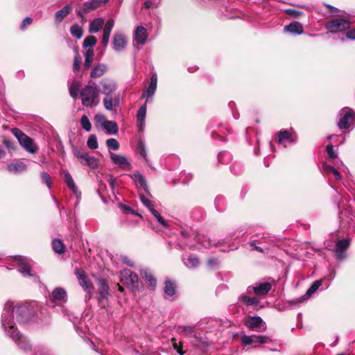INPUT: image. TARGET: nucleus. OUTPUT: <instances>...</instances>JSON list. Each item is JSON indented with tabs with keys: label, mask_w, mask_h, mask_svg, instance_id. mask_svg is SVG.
Returning a JSON list of instances; mask_svg holds the SVG:
<instances>
[{
	"label": "nucleus",
	"mask_w": 355,
	"mask_h": 355,
	"mask_svg": "<svg viewBox=\"0 0 355 355\" xmlns=\"http://www.w3.org/2000/svg\"><path fill=\"white\" fill-rule=\"evenodd\" d=\"M35 313V311L30 304L14 306L12 302L8 301L1 314V326L6 334L10 337L19 348L25 351L30 349V345L26 338L18 332L14 322V315L18 322L26 323Z\"/></svg>",
	"instance_id": "f257e3e1"
},
{
	"label": "nucleus",
	"mask_w": 355,
	"mask_h": 355,
	"mask_svg": "<svg viewBox=\"0 0 355 355\" xmlns=\"http://www.w3.org/2000/svg\"><path fill=\"white\" fill-rule=\"evenodd\" d=\"M82 104L85 107L96 106L99 103V88L95 82L89 80L80 92Z\"/></svg>",
	"instance_id": "f03ea898"
},
{
	"label": "nucleus",
	"mask_w": 355,
	"mask_h": 355,
	"mask_svg": "<svg viewBox=\"0 0 355 355\" xmlns=\"http://www.w3.org/2000/svg\"><path fill=\"white\" fill-rule=\"evenodd\" d=\"M351 21L348 17L338 15L327 21L324 27L331 33H337L349 28Z\"/></svg>",
	"instance_id": "7ed1b4c3"
},
{
	"label": "nucleus",
	"mask_w": 355,
	"mask_h": 355,
	"mask_svg": "<svg viewBox=\"0 0 355 355\" xmlns=\"http://www.w3.org/2000/svg\"><path fill=\"white\" fill-rule=\"evenodd\" d=\"M12 133L17 139L19 144L28 153H35L38 148L34 144L33 140L24 134L21 130L15 128L12 129Z\"/></svg>",
	"instance_id": "20e7f679"
},
{
	"label": "nucleus",
	"mask_w": 355,
	"mask_h": 355,
	"mask_svg": "<svg viewBox=\"0 0 355 355\" xmlns=\"http://www.w3.org/2000/svg\"><path fill=\"white\" fill-rule=\"evenodd\" d=\"M121 282L132 290L139 287V278L138 275L129 269H123L121 272Z\"/></svg>",
	"instance_id": "39448f33"
},
{
	"label": "nucleus",
	"mask_w": 355,
	"mask_h": 355,
	"mask_svg": "<svg viewBox=\"0 0 355 355\" xmlns=\"http://www.w3.org/2000/svg\"><path fill=\"white\" fill-rule=\"evenodd\" d=\"M355 115L352 109L345 107L339 112L340 119L338 122V126L340 129H347Z\"/></svg>",
	"instance_id": "423d86ee"
},
{
	"label": "nucleus",
	"mask_w": 355,
	"mask_h": 355,
	"mask_svg": "<svg viewBox=\"0 0 355 355\" xmlns=\"http://www.w3.org/2000/svg\"><path fill=\"white\" fill-rule=\"evenodd\" d=\"M245 324L251 330L258 332H264L267 329L266 322L259 316H248L245 321Z\"/></svg>",
	"instance_id": "0eeeda50"
},
{
	"label": "nucleus",
	"mask_w": 355,
	"mask_h": 355,
	"mask_svg": "<svg viewBox=\"0 0 355 355\" xmlns=\"http://www.w3.org/2000/svg\"><path fill=\"white\" fill-rule=\"evenodd\" d=\"M241 340L242 343L245 345L254 344V347L271 342V340L268 336L262 335H244L241 337Z\"/></svg>",
	"instance_id": "6e6552de"
},
{
	"label": "nucleus",
	"mask_w": 355,
	"mask_h": 355,
	"mask_svg": "<svg viewBox=\"0 0 355 355\" xmlns=\"http://www.w3.org/2000/svg\"><path fill=\"white\" fill-rule=\"evenodd\" d=\"M121 94L119 92H113L105 96L103 99L104 107L107 111H115V108L120 105Z\"/></svg>",
	"instance_id": "1a4fd4ad"
},
{
	"label": "nucleus",
	"mask_w": 355,
	"mask_h": 355,
	"mask_svg": "<svg viewBox=\"0 0 355 355\" xmlns=\"http://www.w3.org/2000/svg\"><path fill=\"white\" fill-rule=\"evenodd\" d=\"M74 156L83 164L88 166L91 168H96L98 166V159L93 156H89L87 153H82L78 149L73 150Z\"/></svg>",
	"instance_id": "9d476101"
},
{
	"label": "nucleus",
	"mask_w": 355,
	"mask_h": 355,
	"mask_svg": "<svg viewBox=\"0 0 355 355\" xmlns=\"http://www.w3.org/2000/svg\"><path fill=\"white\" fill-rule=\"evenodd\" d=\"M351 240L349 239H344L338 241L335 245L334 254L338 261H343L346 258L345 252L350 246Z\"/></svg>",
	"instance_id": "9b49d317"
},
{
	"label": "nucleus",
	"mask_w": 355,
	"mask_h": 355,
	"mask_svg": "<svg viewBox=\"0 0 355 355\" xmlns=\"http://www.w3.org/2000/svg\"><path fill=\"white\" fill-rule=\"evenodd\" d=\"M75 275L78 280L80 286L88 293H92V284L89 280L84 270L78 268L75 269Z\"/></svg>",
	"instance_id": "f8f14e48"
},
{
	"label": "nucleus",
	"mask_w": 355,
	"mask_h": 355,
	"mask_svg": "<svg viewBox=\"0 0 355 355\" xmlns=\"http://www.w3.org/2000/svg\"><path fill=\"white\" fill-rule=\"evenodd\" d=\"M272 284L269 282L257 283L254 286H248L247 289L248 293L252 291L257 295L264 296L270 291Z\"/></svg>",
	"instance_id": "ddd939ff"
},
{
	"label": "nucleus",
	"mask_w": 355,
	"mask_h": 355,
	"mask_svg": "<svg viewBox=\"0 0 355 355\" xmlns=\"http://www.w3.org/2000/svg\"><path fill=\"white\" fill-rule=\"evenodd\" d=\"M127 39L125 36L121 33H116L112 37V44L113 49L117 52H121L127 46Z\"/></svg>",
	"instance_id": "4468645a"
},
{
	"label": "nucleus",
	"mask_w": 355,
	"mask_h": 355,
	"mask_svg": "<svg viewBox=\"0 0 355 355\" xmlns=\"http://www.w3.org/2000/svg\"><path fill=\"white\" fill-rule=\"evenodd\" d=\"M108 0H89L84 3L82 10H77L78 15L82 18L84 17V13L99 7L102 3H105Z\"/></svg>",
	"instance_id": "2eb2a0df"
},
{
	"label": "nucleus",
	"mask_w": 355,
	"mask_h": 355,
	"mask_svg": "<svg viewBox=\"0 0 355 355\" xmlns=\"http://www.w3.org/2000/svg\"><path fill=\"white\" fill-rule=\"evenodd\" d=\"M148 37L147 29L142 26H138L135 28L133 34L134 40L137 42L139 44L144 45L146 43Z\"/></svg>",
	"instance_id": "dca6fc26"
},
{
	"label": "nucleus",
	"mask_w": 355,
	"mask_h": 355,
	"mask_svg": "<svg viewBox=\"0 0 355 355\" xmlns=\"http://www.w3.org/2000/svg\"><path fill=\"white\" fill-rule=\"evenodd\" d=\"M98 289H99V303L105 306V300H107L109 295V288L108 285L104 279H99L98 282Z\"/></svg>",
	"instance_id": "f3484780"
},
{
	"label": "nucleus",
	"mask_w": 355,
	"mask_h": 355,
	"mask_svg": "<svg viewBox=\"0 0 355 355\" xmlns=\"http://www.w3.org/2000/svg\"><path fill=\"white\" fill-rule=\"evenodd\" d=\"M101 86V92L105 96L115 92L117 89L116 83L110 79H103L100 82Z\"/></svg>",
	"instance_id": "a211bd4d"
},
{
	"label": "nucleus",
	"mask_w": 355,
	"mask_h": 355,
	"mask_svg": "<svg viewBox=\"0 0 355 355\" xmlns=\"http://www.w3.org/2000/svg\"><path fill=\"white\" fill-rule=\"evenodd\" d=\"M110 159L112 162L123 169H127L130 166V163L128 159L121 155L110 153Z\"/></svg>",
	"instance_id": "6ab92c4d"
},
{
	"label": "nucleus",
	"mask_w": 355,
	"mask_h": 355,
	"mask_svg": "<svg viewBox=\"0 0 355 355\" xmlns=\"http://www.w3.org/2000/svg\"><path fill=\"white\" fill-rule=\"evenodd\" d=\"M114 26V21L112 19H109L105 24V26L103 30V37L101 40L102 44L105 46H107L108 45L110 41V36Z\"/></svg>",
	"instance_id": "aec40b11"
},
{
	"label": "nucleus",
	"mask_w": 355,
	"mask_h": 355,
	"mask_svg": "<svg viewBox=\"0 0 355 355\" xmlns=\"http://www.w3.org/2000/svg\"><path fill=\"white\" fill-rule=\"evenodd\" d=\"M15 259L19 261V271L24 277H32L33 274L31 272V268L29 264L26 262V259L21 256H16Z\"/></svg>",
	"instance_id": "412c9836"
},
{
	"label": "nucleus",
	"mask_w": 355,
	"mask_h": 355,
	"mask_svg": "<svg viewBox=\"0 0 355 355\" xmlns=\"http://www.w3.org/2000/svg\"><path fill=\"white\" fill-rule=\"evenodd\" d=\"M146 103L141 105L137 113V126L140 131H144L146 125Z\"/></svg>",
	"instance_id": "4be33fe9"
},
{
	"label": "nucleus",
	"mask_w": 355,
	"mask_h": 355,
	"mask_svg": "<svg viewBox=\"0 0 355 355\" xmlns=\"http://www.w3.org/2000/svg\"><path fill=\"white\" fill-rule=\"evenodd\" d=\"M107 70V64L104 63H98L94 65L91 69L90 77L98 78L103 76Z\"/></svg>",
	"instance_id": "5701e85b"
},
{
	"label": "nucleus",
	"mask_w": 355,
	"mask_h": 355,
	"mask_svg": "<svg viewBox=\"0 0 355 355\" xmlns=\"http://www.w3.org/2000/svg\"><path fill=\"white\" fill-rule=\"evenodd\" d=\"M285 33H288L292 35H301L304 28L302 25L298 21H293L284 28Z\"/></svg>",
	"instance_id": "b1692460"
},
{
	"label": "nucleus",
	"mask_w": 355,
	"mask_h": 355,
	"mask_svg": "<svg viewBox=\"0 0 355 355\" xmlns=\"http://www.w3.org/2000/svg\"><path fill=\"white\" fill-rule=\"evenodd\" d=\"M6 168L10 173H20L26 171L27 166L21 160H17L15 162L8 164Z\"/></svg>",
	"instance_id": "393cba45"
},
{
	"label": "nucleus",
	"mask_w": 355,
	"mask_h": 355,
	"mask_svg": "<svg viewBox=\"0 0 355 355\" xmlns=\"http://www.w3.org/2000/svg\"><path fill=\"white\" fill-rule=\"evenodd\" d=\"M140 274L141 277L146 282V283H148V286H150L151 289L154 290L156 287V279L150 271L148 269L145 268L141 270Z\"/></svg>",
	"instance_id": "a878e982"
},
{
	"label": "nucleus",
	"mask_w": 355,
	"mask_h": 355,
	"mask_svg": "<svg viewBox=\"0 0 355 355\" xmlns=\"http://www.w3.org/2000/svg\"><path fill=\"white\" fill-rule=\"evenodd\" d=\"M64 175V181L65 184L67 185L68 188L73 191V193L78 196V188L73 180L72 176L67 171H64L63 172Z\"/></svg>",
	"instance_id": "bb28decb"
},
{
	"label": "nucleus",
	"mask_w": 355,
	"mask_h": 355,
	"mask_svg": "<svg viewBox=\"0 0 355 355\" xmlns=\"http://www.w3.org/2000/svg\"><path fill=\"white\" fill-rule=\"evenodd\" d=\"M184 265L189 268H197L200 264V261L197 257L194 255H189L182 257Z\"/></svg>",
	"instance_id": "cd10ccee"
},
{
	"label": "nucleus",
	"mask_w": 355,
	"mask_h": 355,
	"mask_svg": "<svg viewBox=\"0 0 355 355\" xmlns=\"http://www.w3.org/2000/svg\"><path fill=\"white\" fill-rule=\"evenodd\" d=\"M104 20L102 18L94 19L89 24V33H96L102 28Z\"/></svg>",
	"instance_id": "c85d7f7f"
},
{
	"label": "nucleus",
	"mask_w": 355,
	"mask_h": 355,
	"mask_svg": "<svg viewBox=\"0 0 355 355\" xmlns=\"http://www.w3.org/2000/svg\"><path fill=\"white\" fill-rule=\"evenodd\" d=\"M71 10V6L69 5H66L62 9L58 10L55 15V23L60 24L62 19L69 14Z\"/></svg>",
	"instance_id": "c756f323"
},
{
	"label": "nucleus",
	"mask_w": 355,
	"mask_h": 355,
	"mask_svg": "<svg viewBox=\"0 0 355 355\" xmlns=\"http://www.w3.org/2000/svg\"><path fill=\"white\" fill-rule=\"evenodd\" d=\"M278 141L280 144L286 146L287 143H293V140L291 137V133L287 130H281L278 135Z\"/></svg>",
	"instance_id": "7c9ffc66"
},
{
	"label": "nucleus",
	"mask_w": 355,
	"mask_h": 355,
	"mask_svg": "<svg viewBox=\"0 0 355 355\" xmlns=\"http://www.w3.org/2000/svg\"><path fill=\"white\" fill-rule=\"evenodd\" d=\"M322 171L327 175L330 173H332L336 180H340L342 179V176L340 173L337 171V169L331 165H328L325 163L323 164L322 166Z\"/></svg>",
	"instance_id": "2f4dec72"
},
{
	"label": "nucleus",
	"mask_w": 355,
	"mask_h": 355,
	"mask_svg": "<svg viewBox=\"0 0 355 355\" xmlns=\"http://www.w3.org/2000/svg\"><path fill=\"white\" fill-rule=\"evenodd\" d=\"M53 300L57 301H66L67 293L62 288H56L51 293Z\"/></svg>",
	"instance_id": "473e14b6"
},
{
	"label": "nucleus",
	"mask_w": 355,
	"mask_h": 355,
	"mask_svg": "<svg viewBox=\"0 0 355 355\" xmlns=\"http://www.w3.org/2000/svg\"><path fill=\"white\" fill-rule=\"evenodd\" d=\"M80 86V83L78 80H73L69 85V92L72 98H76L78 96Z\"/></svg>",
	"instance_id": "72a5a7b5"
},
{
	"label": "nucleus",
	"mask_w": 355,
	"mask_h": 355,
	"mask_svg": "<svg viewBox=\"0 0 355 355\" xmlns=\"http://www.w3.org/2000/svg\"><path fill=\"white\" fill-rule=\"evenodd\" d=\"M239 300L247 306H257L259 304V300L257 297H250L246 295H241Z\"/></svg>",
	"instance_id": "f704fd0d"
},
{
	"label": "nucleus",
	"mask_w": 355,
	"mask_h": 355,
	"mask_svg": "<svg viewBox=\"0 0 355 355\" xmlns=\"http://www.w3.org/2000/svg\"><path fill=\"white\" fill-rule=\"evenodd\" d=\"M103 128L109 135H116L119 130L116 123L112 121H109L108 122H106V124H105Z\"/></svg>",
	"instance_id": "c9c22d12"
},
{
	"label": "nucleus",
	"mask_w": 355,
	"mask_h": 355,
	"mask_svg": "<svg viewBox=\"0 0 355 355\" xmlns=\"http://www.w3.org/2000/svg\"><path fill=\"white\" fill-rule=\"evenodd\" d=\"M339 217L341 221L345 220V217H349V220H352L355 217V210H353L351 207H347L345 210L340 212Z\"/></svg>",
	"instance_id": "e433bc0d"
},
{
	"label": "nucleus",
	"mask_w": 355,
	"mask_h": 355,
	"mask_svg": "<svg viewBox=\"0 0 355 355\" xmlns=\"http://www.w3.org/2000/svg\"><path fill=\"white\" fill-rule=\"evenodd\" d=\"M179 328H180L182 329V331L185 336L189 337V338H196L195 326L183 325V326H180Z\"/></svg>",
	"instance_id": "4c0bfd02"
},
{
	"label": "nucleus",
	"mask_w": 355,
	"mask_h": 355,
	"mask_svg": "<svg viewBox=\"0 0 355 355\" xmlns=\"http://www.w3.org/2000/svg\"><path fill=\"white\" fill-rule=\"evenodd\" d=\"M196 239L197 241L205 248H209L215 245V243L206 236L198 235Z\"/></svg>",
	"instance_id": "58836bf2"
},
{
	"label": "nucleus",
	"mask_w": 355,
	"mask_h": 355,
	"mask_svg": "<svg viewBox=\"0 0 355 355\" xmlns=\"http://www.w3.org/2000/svg\"><path fill=\"white\" fill-rule=\"evenodd\" d=\"M134 176H135V180L139 183L140 186L144 189V190L146 193V194L150 195L149 191H148V185H147V183H146V181L144 177L139 173H135Z\"/></svg>",
	"instance_id": "ea45409f"
},
{
	"label": "nucleus",
	"mask_w": 355,
	"mask_h": 355,
	"mask_svg": "<svg viewBox=\"0 0 355 355\" xmlns=\"http://www.w3.org/2000/svg\"><path fill=\"white\" fill-rule=\"evenodd\" d=\"M52 248L58 254H63L64 252V246L60 239H54L52 241Z\"/></svg>",
	"instance_id": "a19ab883"
},
{
	"label": "nucleus",
	"mask_w": 355,
	"mask_h": 355,
	"mask_svg": "<svg viewBox=\"0 0 355 355\" xmlns=\"http://www.w3.org/2000/svg\"><path fill=\"white\" fill-rule=\"evenodd\" d=\"M70 33L73 37L77 39H80L83 36V31L80 26L74 24L71 26Z\"/></svg>",
	"instance_id": "79ce46f5"
},
{
	"label": "nucleus",
	"mask_w": 355,
	"mask_h": 355,
	"mask_svg": "<svg viewBox=\"0 0 355 355\" xmlns=\"http://www.w3.org/2000/svg\"><path fill=\"white\" fill-rule=\"evenodd\" d=\"M175 285L171 281L165 282L164 293L168 297H172L175 294Z\"/></svg>",
	"instance_id": "37998d69"
},
{
	"label": "nucleus",
	"mask_w": 355,
	"mask_h": 355,
	"mask_svg": "<svg viewBox=\"0 0 355 355\" xmlns=\"http://www.w3.org/2000/svg\"><path fill=\"white\" fill-rule=\"evenodd\" d=\"M137 153L148 162L147 150L145 144L142 140H139L137 147Z\"/></svg>",
	"instance_id": "c03bdc74"
},
{
	"label": "nucleus",
	"mask_w": 355,
	"mask_h": 355,
	"mask_svg": "<svg viewBox=\"0 0 355 355\" xmlns=\"http://www.w3.org/2000/svg\"><path fill=\"white\" fill-rule=\"evenodd\" d=\"M97 42V40L94 36H87L85 38L83 44V46L85 49L89 47L92 49L93 46H94Z\"/></svg>",
	"instance_id": "a18cd8bd"
},
{
	"label": "nucleus",
	"mask_w": 355,
	"mask_h": 355,
	"mask_svg": "<svg viewBox=\"0 0 355 355\" xmlns=\"http://www.w3.org/2000/svg\"><path fill=\"white\" fill-rule=\"evenodd\" d=\"M321 285H322V280L321 279L316 280V281L313 282L312 283V284L311 285V286L308 288V290H307V291L306 293V295L310 296L311 295L314 293L319 288V287Z\"/></svg>",
	"instance_id": "49530a36"
},
{
	"label": "nucleus",
	"mask_w": 355,
	"mask_h": 355,
	"mask_svg": "<svg viewBox=\"0 0 355 355\" xmlns=\"http://www.w3.org/2000/svg\"><path fill=\"white\" fill-rule=\"evenodd\" d=\"M150 213L154 216V217L157 220L158 223L163 227H166L168 226V222L165 220L161 214L155 209H150Z\"/></svg>",
	"instance_id": "de8ad7c7"
},
{
	"label": "nucleus",
	"mask_w": 355,
	"mask_h": 355,
	"mask_svg": "<svg viewBox=\"0 0 355 355\" xmlns=\"http://www.w3.org/2000/svg\"><path fill=\"white\" fill-rule=\"evenodd\" d=\"M75 51H76V55L73 59L72 68H73V71L76 73V72H78L80 69V65L82 59H81V56L80 55L78 50L76 49Z\"/></svg>",
	"instance_id": "09e8293b"
},
{
	"label": "nucleus",
	"mask_w": 355,
	"mask_h": 355,
	"mask_svg": "<svg viewBox=\"0 0 355 355\" xmlns=\"http://www.w3.org/2000/svg\"><path fill=\"white\" fill-rule=\"evenodd\" d=\"M80 123L83 127V128L86 130L87 132H89L92 129V125L91 123L88 119V117L86 115L82 116L80 119Z\"/></svg>",
	"instance_id": "8fccbe9b"
},
{
	"label": "nucleus",
	"mask_w": 355,
	"mask_h": 355,
	"mask_svg": "<svg viewBox=\"0 0 355 355\" xmlns=\"http://www.w3.org/2000/svg\"><path fill=\"white\" fill-rule=\"evenodd\" d=\"M87 146L91 149H96L98 148V141L94 135H91L87 141Z\"/></svg>",
	"instance_id": "3c124183"
},
{
	"label": "nucleus",
	"mask_w": 355,
	"mask_h": 355,
	"mask_svg": "<svg viewBox=\"0 0 355 355\" xmlns=\"http://www.w3.org/2000/svg\"><path fill=\"white\" fill-rule=\"evenodd\" d=\"M107 146L112 150H116L119 148V142L116 139L111 138L106 141Z\"/></svg>",
	"instance_id": "603ef678"
},
{
	"label": "nucleus",
	"mask_w": 355,
	"mask_h": 355,
	"mask_svg": "<svg viewBox=\"0 0 355 355\" xmlns=\"http://www.w3.org/2000/svg\"><path fill=\"white\" fill-rule=\"evenodd\" d=\"M41 178L44 184L48 187V188H51V176L46 172H42L41 173Z\"/></svg>",
	"instance_id": "864d4df0"
},
{
	"label": "nucleus",
	"mask_w": 355,
	"mask_h": 355,
	"mask_svg": "<svg viewBox=\"0 0 355 355\" xmlns=\"http://www.w3.org/2000/svg\"><path fill=\"white\" fill-rule=\"evenodd\" d=\"M95 121L96 123L100 124L103 128L105 125V124H106V122L109 121L106 119L104 115L100 114H96L95 116Z\"/></svg>",
	"instance_id": "5fc2aeb1"
},
{
	"label": "nucleus",
	"mask_w": 355,
	"mask_h": 355,
	"mask_svg": "<svg viewBox=\"0 0 355 355\" xmlns=\"http://www.w3.org/2000/svg\"><path fill=\"white\" fill-rule=\"evenodd\" d=\"M140 199L142 203L149 209L150 211L151 209H154L153 207L152 202L150 201V199H148L144 195L140 196Z\"/></svg>",
	"instance_id": "6e6d98bb"
},
{
	"label": "nucleus",
	"mask_w": 355,
	"mask_h": 355,
	"mask_svg": "<svg viewBox=\"0 0 355 355\" xmlns=\"http://www.w3.org/2000/svg\"><path fill=\"white\" fill-rule=\"evenodd\" d=\"M173 347L174 348V349L176 350V352L180 354V355H184L185 354V352L182 350V343H178L175 340H173Z\"/></svg>",
	"instance_id": "4d7b16f0"
},
{
	"label": "nucleus",
	"mask_w": 355,
	"mask_h": 355,
	"mask_svg": "<svg viewBox=\"0 0 355 355\" xmlns=\"http://www.w3.org/2000/svg\"><path fill=\"white\" fill-rule=\"evenodd\" d=\"M326 150L330 158L335 159L337 157V153L334 150L332 145H327Z\"/></svg>",
	"instance_id": "13d9d810"
},
{
	"label": "nucleus",
	"mask_w": 355,
	"mask_h": 355,
	"mask_svg": "<svg viewBox=\"0 0 355 355\" xmlns=\"http://www.w3.org/2000/svg\"><path fill=\"white\" fill-rule=\"evenodd\" d=\"M155 92H156L155 89H154L153 87H148L146 91L144 93H143L142 97L146 98V101H147L148 98L152 97L155 94Z\"/></svg>",
	"instance_id": "bf43d9fd"
},
{
	"label": "nucleus",
	"mask_w": 355,
	"mask_h": 355,
	"mask_svg": "<svg viewBox=\"0 0 355 355\" xmlns=\"http://www.w3.org/2000/svg\"><path fill=\"white\" fill-rule=\"evenodd\" d=\"M259 243H272L273 242V237L269 235L263 236L259 240L257 241Z\"/></svg>",
	"instance_id": "052dcab7"
},
{
	"label": "nucleus",
	"mask_w": 355,
	"mask_h": 355,
	"mask_svg": "<svg viewBox=\"0 0 355 355\" xmlns=\"http://www.w3.org/2000/svg\"><path fill=\"white\" fill-rule=\"evenodd\" d=\"M33 21V19L29 17H26L25 19H23L21 24V29H24L28 25H30Z\"/></svg>",
	"instance_id": "680f3d73"
},
{
	"label": "nucleus",
	"mask_w": 355,
	"mask_h": 355,
	"mask_svg": "<svg viewBox=\"0 0 355 355\" xmlns=\"http://www.w3.org/2000/svg\"><path fill=\"white\" fill-rule=\"evenodd\" d=\"M94 53L93 49H91V48L85 49V50L84 51V57L85 58H89L94 59Z\"/></svg>",
	"instance_id": "e2e57ef3"
},
{
	"label": "nucleus",
	"mask_w": 355,
	"mask_h": 355,
	"mask_svg": "<svg viewBox=\"0 0 355 355\" xmlns=\"http://www.w3.org/2000/svg\"><path fill=\"white\" fill-rule=\"evenodd\" d=\"M345 38L355 40V28L349 30L345 35Z\"/></svg>",
	"instance_id": "0e129e2a"
},
{
	"label": "nucleus",
	"mask_w": 355,
	"mask_h": 355,
	"mask_svg": "<svg viewBox=\"0 0 355 355\" xmlns=\"http://www.w3.org/2000/svg\"><path fill=\"white\" fill-rule=\"evenodd\" d=\"M286 12L287 14H288L289 15H291V16H293V17H297V16H299L302 14L301 12L300 11H297L296 10H294V9H288L286 10Z\"/></svg>",
	"instance_id": "69168bd1"
},
{
	"label": "nucleus",
	"mask_w": 355,
	"mask_h": 355,
	"mask_svg": "<svg viewBox=\"0 0 355 355\" xmlns=\"http://www.w3.org/2000/svg\"><path fill=\"white\" fill-rule=\"evenodd\" d=\"M256 242H257V241H252L250 243V245L253 247V249L261 252V253H263V250L262 248L259 247V246H257L256 245Z\"/></svg>",
	"instance_id": "338daca9"
},
{
	"label": "nucleus",
	"mask_w": 355,
	"mask_h": 355,
	"mask_svg": "<svg viewBox=\"0 0 355 355\" xmlns=\"http://www.w3.org/2000/svg\"><path fill=\"white\" fill-rule=\"evenodd\" d=\"M92 62H93L92 58H85V62H84L85 69H89L91 67Z\"/></svg>",
	"instance_id": "774afa93"
}]
</instances>
